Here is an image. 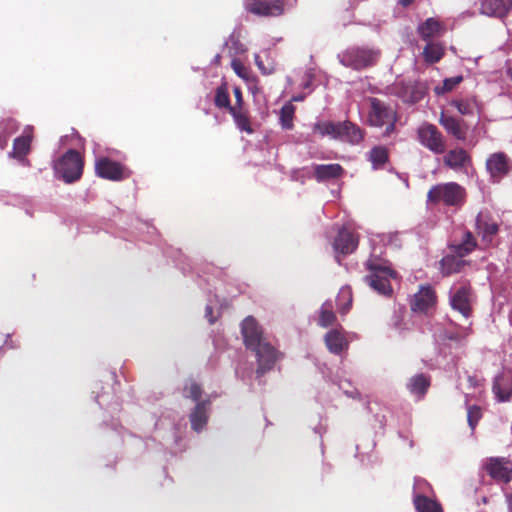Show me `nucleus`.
Masks as SVG:
<instances>
[{"mask_svg":"<svg viewBox=\"0 0 512 512\" xmlns=\"http://www.w3.org/2000/svg\"><path fill=\"white\" fill-rule=\"evenodd\" d=\"M414 505L417 512H443L439 503L424 495L416 496Z\"/></svg>","mask_w":512,"mask_h":512,"instance_id":"nucleus-31","label":"nucleus"},{"mask_svg":"<svg viewBox=\"0 0 512 512\" xmlns=\"http://www.w3.org/2000/svg\"><path fill=\"white\" fill-rule=\"evenodd\" d=\"M214 103L216 107L226 108L228 111L232 107L226 83H223L219 87H217L215 92Z\"/></svg>","mask_w":512,"mask_h":512,"instance_id":"nucleus-32","label":"nucleus"},{"mask_svg":"<svg viewBox=\"0 0 512 512\" xmlns=\"http://www.w3.org/2000/svg\"><path fill=\"white\" fill-rule=\"evenodd\" d=\"M288 0H247L246 11L264 17L280 16Z\"/></svg>","mask_w":512,"mask_h":512,"instance_id":"nucleus-12","label":"nucleus"},{"mask_svg":"<svg viewBox=\"0 0 512 512\" xmlns=\"http://www.w3.org/2000/svg\"><path fill=\"white\" fill-rule=\"evenodd\" d=\"M445 31V28L440 21L435 18H428L420 24L417 28V32L420 38L426 42H431L434 37L441 36Z\"/></svg>","mask_w":512,"mask_h":512,"instance_id":"nucleus-22","label":"nucleus"},{"mask_svg":"<svg viewBox=\"0 0 512 512\" xmlns=\"http://www.w3.org/2000/svg\"><path fill=\"white\" fill-rule=\"evenodd\" d=\"M493 392L499 401H508L512 395V371L498 375L493 382Z\"/></svg>","mask_w":512,"mask_h":512,"instance_id":"nucleus-21","label":"nucleus"},{"mask_svg":"<svg viewBox=\"0 0 512 512\" xmlns=\"http://www.w3.org/2000/svg\"><path fill=\"white\" fill-rule=\"evenodd\" d=\"M241 334L245 347L255 353L258 363L256 376L260 378L274 367L281 353L267 340L262 327L252 316L242 321Z\"/></svg>","mask_w":512,"mask_h":512,"instance_id":"nucleus-1","label":"nucleus"},{"mask_svg":"<svg viewBox=\"0 0 512 512\" xmlns=\"http://www.w3.org/2000/svg\"><path fill=\"white\" fill-rule=\"evenodd\" d=\"M202 393L203 390L201 386L193 380L189 381V383L184 387V396L192 399L193 401H199Z\"/></svg>","mask_w":512,"mask_h":512,"instance_id":"nucleus-37","label":"nucleus"},{"mask_svg":"<svg viewBox=\"0 0 512 512\" xmlns=\"http://www.w3.org/2000/svg\"><path fill=\"white\" fill-rule=\"evenodd\" d=\"M334 249L342 254L353 253L358 247V237L346 228L339 230L334 243Z\"/></svg>","mask_w":512,"mask_h":512,"instance_id":"nucleus-20","label":"nucleus"},{"mask_svg":"<svg viewBox=\"0 0 512 512\" xmlns=\"http://www.w3.org/2000/svg\"><path fill=\"white\" fill-rule=\"evenodd\" d=\"M229 113L233 117V120L239 130L248 134H252L254 132L251 125L249 110L245 106H232Z\"/></svg>","mask_w":512,"mask_h":512,"instance_id":"nucleus-25","label":"nucleus"},{"mask_svg":"<svg viewBox=\"0 0 512 512\" xmlns=\"http://www.w3.org/2000/svg\"><path fill=\"white\" fill-rule=\"evenodd\" d=\"M336 321V315L332 310V307L324 304L320 311L319 325L322 327L331 326Z\"/></svg>","mask_w":512,"mask_h":512,"instance_id":"nucleus-35","label":"nucleus"},{"mask_svg":"<svg viewBox=\"0 0 512 512\" xmlns=\"http://www.w3.org/2000/svg\"><path fill=\"white\" fill-rule=\"evenodd\" d=\"M344 169L340 164H319L314 166V177L318 182L340 178Z\"/></svg>","mask_w":512,"mask_h":512,"instance_id":"nucleus-23","label":"nucleus"},{"mask_svg":"<svg viewBox=\"0 0 512 512\" xmlns=\"http://www.w3.org/2000/svg\"><path fill=\"white\" fill-rule=\"evenodd\" d=\"M369 107L366 123L370 127L384 128L383 137H389L396 132L398 112L390 103L376 97L366 99Z\"/></svg>","mask_w":512,"mask_h":512,"instance_id":"nucleus-2","label":"nucleus"},{"mask_svg":"<svg viewBox=\"0 0 512 512\" xmlns=\"http://www.w3.org/2000/svg\"><path fill=\"white\" fill-rule=\"evenodd\" d=\"M295 115V106L286 103L280 110V123L283 129L290 130L293 128V119Z\"/></svg>","mask_w":512,"mask_h":512,"instance_id":"nucleus-33","label":"nucleus"},{"mask_svg":"<svg viewBox=\"0 0 512 512\" xmlns=\"http://www.w3.org/2000/svg\"><path fill=\"white\" fill-rule=\"evenodd\" d=\"M483 468L497 482L508 483L512 480V461L507 458L491 457Z\"/></svg>","mask_w":512,"mask_h":512,"instance_id":"nucleus-14","label":"nucleus"},{"mask_svg":"<svg viewBox=\"0 0 512 512\" xmlns=\"http://www.w3.org/2000/svg\"><path fill=\"white\" fill-rule=\"evenodd\" d=\"M417 140L421 146L433 154H444L447 150V139L432 123L423 122L416 131Z\"/></svg>","mask_w":512,"mask_h":512,"instance_id":"nucleus-8","label":"nucleus"},{"mask_svg":"<svg viewBox=\"0 0 512 512\" xmlns=\"http://www.w3.org/2000/svg\"><path fill=\"white\" fill-rule=\"evenodd\" d=\"M8 136L3 135V133L0 132V149H4L8 142Z\"/></svg>","mask_w":512,"mask_h":512,"instance_id":"nucleus-43","label":"nucleus"},{"mask_svg":"<svg viewBox=\"0 0 512 512\" xmlns=\"http://www.w3.org/2000/svg\"><path fill=\"white\" fill-rule=\"evenodd\" d=\"M437 301L435 291L430 286H422L410 300V307L413 312L427 313Z\"/></svg>","mask_w":512,"mask_h":512,"instance_id":"nucleus-16","label":"nucleus"},{"mask_svg":"<svg viewBox=\"0 0 512 512\" xmlns=\"http://www.w3.org/2000/svg\"><path fill=\"white\" fill-rule=\"evenodd\" d=\"M468 382L470 383L471 386H477V379L474 377H469Z\"/></svg>","mask_w":512,"mask_h":512,"instance_id":"nucleus-46","label":"nucleus"},{"mask_svg":"<svg viewBox=\"0 0 512 512\" xmlns=\"http://www.w3.org/2000/svg\"><path fill=\"white\" fill-rule=\"evenodd\" d=\"M208 406L209 401H200L191 412L190 422L194 431L200 432L206 426L208 422Z\"/></svg>","mask_w":512,"mask_h":512,"instance_id":"nucleus-24","label":"nucleus"},{"mask_svg":"<svg viewBox=\"0 0 512 512\" xmlns=\"http://www.w3.org/2000/svg\"><path fill=\"white\" fill-rule=\"evenodd\" d=\"M471 298V285L468 281H463L459 283V286H455L454 292L450 296L451 307L468 318L472 313Z\"/></svg>","mask_w":512,"mask_h":512,"instance_id":"nucleus-13","label":"nucleus"},{"mask_svg":"<svg viewBox=\"0 0 512 512\" xmlns=\"http://www.w3.org/2000/svg\"><path fill=\"white\" fill-rule=\"evenodd\" d=\"M439 124L455 139L459 141L466 139L469 127L463 119L441 113Z\"/></svg>","mask_w":512,"mask_h":512,"instance_id":"nucleus-17","label":"nucleus"},{"mask_svg":"<svg viewBox=\"0 0 512 512\" xmlns=\"http://www.w3.org/2000/svg\"><path fill=\"white\" fill-rule=\"evenodd\" d=\"M18 128L19 124L14 118L9 117L0 121V132L8 137L14 134Z\"/></svg>","mask_w":512,"mask_h":512,"instance_id":"nucleus-38","label":"nucleus"},{"mask_svg":"<svg viewBox=\"0 0 512 512\" xmlns=\"http://www.w3.org/2000/svg\"><path fill=\"white\" fill-rule=\"evenodd\" d=\"M365 266L369 274L364 277V281L379 294L391 296L393 289L390 279L396 278L397 272L379 259H368Z\"/></svg>","mask_w":512,"mask_h":512,"instance_id":"nucleus-4","label":"nucleus"},{"mask_svg":"<svg viewBox=\"0 0 512 512\" xmlns=\"http://www.w3.org/2000/svg\"><path fill=\"white\" fill-rule=\"evenodd\" d=\"M508 318H509L510 324L512 325V310L510 311Z\"/></svg>","mask_w":512,"mask_h":512,"instance_id":"nucleus-49","label":"nucleus"},{"mask_svg":"<svg viewBox=\"0 0 512 512\" xmlns=\"http://www.w3.org/2000/svg\"><path fill=\"white\" fill-rule=\"evenodd\" d=\"M95 173L98 177L110 181H122L130 176V171L126 166L108 157L96 159Z\"/></svg>","mask_w":512,"mask_h":512,"instance_id":"nucleus-10","label":"nucleus"},{"mask_svg":"<svg viewBox=\"0 0 512 512\" xmlns=\"http://www.w3.org/2000/svg\"><path fill=\"white\" fill-rule=\"evenodd\" d=\"M84 169V158L75 149H69L54 164V171L65 183L78 181Z\"/></svg>","mask_w":512,"mask_h":512,"instance_id":"nucleus-7","label":"nucleus"},{"mask_svg":"<svg viewBox=\"0 0 512 512\" xmlns=\"http://www.w3.org/2000/svg\"><path fill=\"white\" fill-rule=\"evenodd\" d=\"M234 72L242 79L247 80L249 77V70L247 67L238 59H234L231 63Z\"/></svg>","mask_w":512,"mask_h":512,"instance_id":"nucleus-39","label":"nucleus"},{"mask_svg":"<svg viewBox=\"0 0 512 512\" xmlns=\"http://www.w3.org/2000/svg\"><path fill=\"white\" fill-rule=\"evenodd\" d=\"M414 2V0H399V3L403 6V7H407L409 6L410 4H412Z\"/></svg>","mask_w":512,"mask_h":512,"instance_id":"nucleus-44","label":"nucleus"},{"mask_svg":"<svg viewBox=\"0 0 512 512\" xmlns=\"http://www.w3.org/2000/svg\"><path fill=\"white\" fill-rule=\"evenodd\" d=\"M430 387V378L423 374H416L412 376L407 382V389L411 394L422 398Z\"/></svg>","mask_w":512,"mask_h":512,"instance_id":"nucleus-27","label":"nucleus"},{"mask_svg":"<svg viewBox=\"0 0 512 512\" xmlns=\"http://www.w3.org/2000/svg\"><path fill=\"white\" fill-rule=\"evenodd\" d=\"M475 230L485 247L489 246L499 231L498 224L487 214L480 212L476 217Z\"/></svg>","mask_w":512,"mask_h":512,"instance_id":"nucleus-15","label":"nucleus"},{"mask_svg":"<svg viewBox=\"0 0 512 512\" xmlns=\"http://www.w3.org/2000/svg\"><path fill=\"white\" fill-rule=\"evenodd\" d=\"M378 53L366 48H351L342 54L341 63L346 67L361 70L375 64Z\"/></svg>","mask_w":512,"mask_h":512,"instance_id":"nucleus-9","label":"nucleus"},{"mask_svg":"<svg viewBox=\"0 0 512 512\" xmlns=\"http://www.w3.org/2000/svg\"><path fill=\"white\" fill-rule=\"evenodd\" d=\"M506 74L507 77L512 81V67L507 69Z\"/></svg>","mask_w":512,"mask_h":512,"instance_id":"nucleus-48","label":"nucleus"},{"mask_svg":"<svg viewBox=\"0 0 512 512\" xmlns=\"http://www.w3.org/2000/svg\"><path fill=\"white\" fill-rule=\"evenodd\" d=\"M422 55L426 63H438L445 55V46L440 42H427Z\"/></svg>","mask_w":512,"mask_h":512,"instance_id":"nucleus-28","label":"nucleus"},{"mask_svg":"<svg viewBox=\"0 0 512 512\" xmlns=\"http://www.w3.org/2000/svg\"><path fill=\"white\" fill-rule=\"evenodd\" d=\"M477 247L476 238L471 231H465L462 241L459 244L452 245L451 249L454 255H447L442 258L441 272L444 276L459 273L466 264L462 258L469 255Z\"/></svg>","mask_w":512,"mask_h":512,"instance_id":"nucleus-5","label":"nucleus"},{"mask_svg":"<svg viewBox=\"0 0 512 512\" xmlns=\"http://www.w3.org/2000/svg\"><path fill=\"white\" fill-rule=\"evenodd\" d=\"M508 508L509 511L512 512V494L508 498Z\"/></svg>","mask_w":512,"mask_h":512,"instance_id":"nucleus-47","label":"nucleus"},{"mask_svg":"<svg viewBox=\"0 0 512 512\" xmlns=\"http://www.w3.org/2000/svg\"><path fill=\"white\" fill-rule=\"evenodd\" d=\"M313 130L321 136H331L333 139L341 140L351 145L360 144L366 134L364 129L349 120L342 122H317L314 124Z\"/></svg>","mask_w":512,"mask_h":512,"instance_id":"nucleus-3","label":"nucleus"},{"mask_svg":"<svg viewBox=\"0 0 512 512\" xmlns=\"http://www.w3.org/2000/svg\"><path fill=\"white\" fill-rule=\"evenodd\" d=\"M463 81V76L458 75L443 80L442 86H436L434 93L438 96L446 94L454 90Z\"/></svg>","mask_w":512,"mask_h":512,"instance_id":"nucleus-34","label":"nucleus"},{"mask_svg":"<svg viewBox=\"0 0 512 512\" xmlns=\"http://www.w3.org/2000/svg\"><path fill=\"white\" fill-rule=\"evenodd\" d=\"M482 418V410L477 405H469L467 406V421L471 430L473 431L479 420Z\"/></svg>","mask_w":512,"mask_h":512,"instance_id":"nucleus-36","label":"nucleus"},{"mask_svg":"<svg viewBox=\"0 0 512 512\" xmlns=\"http://www.w3.org/2000/svg\"><path fill=\"white\" fill-rule=\"evenodd\" d=\"M233 93H234V97H235V104L233 106H238V107L245 106L242 91H241L240 87H234Z\"/></svg>","mask_w":512,"mask_h":512,"instance_id":"nucleus-41","label":"nucleus"},{"mask_svg":"<svg viewBox=\"0 0 512 512\" xmlns=\"http://www.w3.org/2000/svg\"><path fill=\"white\" fill-rule=\"evenodd\" d=\"M325 343L328 350L334 354H340L348 348L345 336L338 330L333 329L325 335Z\"/></svg>","mask_w":512,"mask_h":512,"instance_id":"nucleus-26","label":"nucleus"},{"mask_svg":"<svg viewBox=\"0 0 512 512\" xmlns=\"http://www.w3.org/2000/svg\"><path fill=\"white\" fill-rule=\"evenodd\" d=\"M32 142V135L26 134L14 139L13 142V150L10 153V156L19 160L25 158V156L30 152Z\"/></svg>","mask_w":512,"mask_h":512,"instance_id":"nucleus-29","label":"nucleus"},{"mask_svg":"<svg viewBox=\"0 0 512 512\" xmlns=\"http://www.w3.org/2000/svg\"><path fill=\"white\" fill-rule=\"evenodd\" d=\"M512 10V0H482L481 12L490 17L504 19Z\"/></svg>","mask_w":512,"mask_h":512,"instance_id":"nucleus-19","label":"nucleus"},{"mask_svg":"<svg viewBox=\"0 0 512 512\" xmlns=\"http://www.w3.org/2000/svg\"><path fill=\"white\" fill-rule=\"evenodd\" d=\"M368 160L374 169L383 167L389 160V151L385 146H374L368 154Z\"/></svg>","mask_w":512,"mask_h":512,"instance_id":"nucleus-30","label":"nucleus"},{"mask_svg":"<svg viewBox=\"0 0 512 512\" xmlns=\"http://www.w3.org/2000/svg\"><path fill=\"white\" fill-rule=\"evenodd\" d=\"M486 170L494 183L500 182L512 171V160L504 152L489 155L486 160Z\"/></svg>","mask_w":512,"mask_h":512,"instance_id":"nucleus-11","label":"nucleus"},{"mask_svg":"<svg viewBox=\"0 0 512 512\" xmlns=\"http://www.w3.org/2000/svg\"><path fill=\"white\" fill-rule=\"evenodd\" d=\"M340 295H341V296H345V295H347V296L349 297V304H348V306H347V308H346V309L348 310V309H349V306L351 305V302H352L351 290H350L349 288H343V289H341V291H340Z\"/></svg>","mask_w":512,"mask_h":512,"instance_id":"nucleus-42","label":"nucleus"},{"mask_svg":"<svg viewBox=\"0 0 512 512\" xmlns=\"http://www.w3.org/2000/svg\"><path fill=\"white\" fill-rule=\"evenodd\" d=\"M472 162L469 153L462 147H456L449 151L446 150L443 156L445 167L454 171H460L470 165Z\"/></svg>","mask_w":512,"mask_h":512,"instance_id":"nucleus-18","label":"nucleus"},{"mask_svg":"<svg viewBox=\"0 0 512 512\" xmlns=\"http://www.w3.org/2000/svg\"><path fill=\"white\" fill-rule=\"evenodd\" d=\"M453 106H455L458 112L462 115L472 114L473 109L471 104L466 100H455L452 102Z\"/></svg>","mask_w":512,"mask_h":512,"instance_id":"nucleus-40","label":"nucleus"},{"mask_svg":"<svg viewBox=\"0 0 512 512\" xmlns=\"http://www.w3.org/2000/svg\"><path fill=\"white\" fill-rule=\"evenodd\" d=\"M447 338L450 339V340H455V341L460 340V336L458 334L448 335Z\"/></svg>","mask_w":512,"mask_h":512,"instance_id":"nucleus-45","label":"nucleus"},{"mask_svg":"<svg viewBox=\"0 0 512 512\" xmlns=\"http://www.w3.org/2000/svg\"><path fill=\"white\" fill-rule=\"evenodd\" d=\"M466 189L456 182L433 185L427 193V202L438 205L443 203L449 207H461L466 202Z\"/></svg>","mask_w":512,"mask_h":512,"instance_id":"nucleus-6","label":"nucleus"}]
</instances>
